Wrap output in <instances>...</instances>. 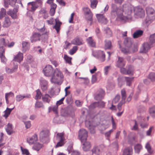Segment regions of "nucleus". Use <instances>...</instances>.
Wrapping results in <instances>:
<instances>
[{
	"label": "nucleus",
	"mask_w": 155,
	"mask_h": 155,
	"mask_svg": "<svg viewBox=\"0 0 155 155\" xmlns=\"http://www.w3.org/2000/svg\"><path fill=\"white\" fill-rule=\"evenodd\" d=\"M134 11V14L139 17H144L145 15L144 10L140 6L134 7L129 4H124L122 5L117 7L114 4L111 6V17L114 18H117L121 20L127 21L132 18L131 14Z\"/></svg>",
	"instance_id": "1"
},
{
	"label": "nucleus",
	"mask_w": 155,
	"mask_h": 155,
	"mask_svg": "<svg viewBox=\"0 0 155 155\" xmlns=\"http://www.w3.org/2000/svg\"><path fill=\"white\" fill-rule=\"evenodd\" d=\"M37 30L40 32L42 33L41 35L37 32L33 33L30 37V40L32 43L35 42L37 41H40L41 38H42V40L46 41L48 39V32L45 31V28L44 25L42 28H37Z\"/></svg>",
	"instance_id": "2"
},
{
	"label": "nucleus",
	"mask_w": 155,
	"mask_h": 155,
	"mask_svg": "<svg viewBox=\"0 0 155 155\" xmlns=\"http://www.w3.org/2000/svg\"><path fill=\"white\" fill-rule=\"evenodd\" d=\"M49 131L48 130H45L42 131L40 133V138L41 141L44 143L48 142L49 141Z\"/></svg>",
	"instance_id": "3"
},
{
	"label": "nucleus",
	"mask_w": 155,
	"mask_h": 155,
	"mask_svg": "<svg viewBox=\"0 0 155 155\" xmlns=\"http://www.w3.org/2000/svg\"><path fill=\"white\" fill-rule=\"evenodd\" d=\"M105 146L103 144L98 146H94L92 150L90 151V154L87 155H92L95 153L96 155H99L103 148L105 147Z\"/></svg>",
	"instance_id": "4"
},
{
	"label": "nucleus",
	"mask_w": 155,
	"mask_h": 155,
	"mask_svg": "<svg viewBox=\"0 0 155 155\" xmlns=\"http://www.w3.org/2000/svg\"><path fill=\"white\" fill-rule=\"evenodd\" d=\"M44 75L47 77H50L53 75L54 71L52 66L50 65H47L43 69Z\"/></svg>",
	"instance_id": "5"
},
{
	"label": "nucleus",
	"mask_w": 155,
	"mask_h": 155,
	"mask_svg": "<svg viewBox=\"0 0 155 155\" xmlns=\"http://www.w3.org/2000/svg\"><path fill=\"white\" fill-rule=\"evenodd\" d=\"M87 133L84 129L80 130L79 132L78 137L82 142H84L87 140Z\"/></svg>",
	"instance_id": "6"
},
{
	"label": "nucleus",
	"mask_w": 155,
	"mask_h": 155,
	"mask_svg": "<svg viewBox=\"0 0 155 155\" xmlns=\"http://www.w3.org/2000/svg\"><path fill=\"white\" fill-rule=\"evenodd\" d=\"M94 57L97 58L100 61L103 62L105 60V55L104 52L101 51H98L93 54Z\"/></svg>",
	"instance_id": "7"
},
{
	"label": "nucleus",
	"mask_w": 155,
	"mask_h": 155,
	"mask_svg": "<svg viewBox=\"0 0 155 155\" xmlns=\"http://www.w3.org/2000/svg\"><path fill=\"white\" fill-rule=\"evenodd\" d=\"M146 13L148 15L151 17L150 20H153L155 19V11L154 9L149 6L146 8Z\"/></svg>",
	"instance_id": "8"
},
{
	"label": "nucleus",
	"mask_w": 155,
	"mask_h": 155,
	"mask_svg": "<svg viewBox=\"0 0 155 155\" xmlns=\"http://www.w3.org/2000/svg\"><path fill=\"white\" fill-rule=\"evenodd\" d=\"M152 46V45L151 44L149 43L148 42L144 43L140 49V53H147Z\"/></svg>",
	"instance_id": "9"
},
{
	"label": "nucleus",
	"mask_w": 155,
	"mask_h": 155,
	"mask_svg": "<svg viewBox=\"0 0 155 155\" xmlns=\"http://www.w3.org/2000/svg\"><path fill=\"white\" fill-rule=\"evenodd\" d=\"M125 65V62L124 58L122 57H118V60L116 62L115 66L117 68L124 67Z\"/></svg>",
	"instance_id": "10"
},
{
	"label": "nucleus",
	"mask_w": 155,
	"mask_h": 155,
	"mask_svg": "<svg viewBox=\"0 0 155 155\" xmlns=\"http://www.w3.org/2000/svg\"><path fill=\"white\" fill-rule=\"evenodd\" d=\"M96 16L99 22L104 24H106L107 23L108 20L103 14H97Z\"/></svg>",
	"instance_id": "11"
},
{
	"label": "nucleus",
	"mask_w": 155,
	"mask_h": 155,
	"mask_svg": "<svg viewBox=\"0 0 155 155\" xmlns=\"http://www.w3.org/2000/svg\"><path fill=\"white\" fill-rule=\"evenodd\" d=\"M8 42L7 40H5L3 38H0V52H5V49L4 46H6Z\"/></svg>",
	"instance_id": "12"
},
{
	"label": "nucleus",
	"mask_w": 155,
	"mask_h": 155,
	"mask_svg": "<svg viewBox=\"0 0 155 155\" xmlns=\"http://www.w3.org/2000/svg\"><path fill=\"white\" fill-rule=\"evenodd\" d=\"M37 140V135L36 134H35L32 137L28 138L27 139V141L30 144H33Z\"/></svg>",
	"instance_id": "13"
},
{
	"label": "nucleus",
	"mask_w": 155,
	"mask_h": 155,
	"mask_svg": "<svg viewBox=\"0 0 155 155\" xmlns=\"http://www.w3.org/2000/svg\"><path fill=\"white\" fill-rule=\"evenodd\" d=\"M23 54L19 52L16 56H14L13 60L20 63L23 60Z\"/></svg>",
	"instance_id": "14"
},
{
	"label": "nucleus",
	"mask_w": 155,
	"mask_h": 155,
	"mask_svg": "<svg viewBox=\"0 0 155 155\" xmlns=\"http://www.w3.org/2000/svg\"><path fill=\"white\" fill-rule=\"evenodd\" d=\"M17 8H14L13 10H10L7 12V14L11 16L12 18L15 19L17 17Z\"/></svg>",
	"instance_id": "15"
},
{
	"label": "nucleus",
	"mask_w": 155,
	"mask_h": 155,
	"mask_svg": "<svg viewBox=\"0 0 155 155\" xmlns=\"http://www.w3.org/2000/svg\"><path fill=\"white\" fill-rule=\"evenodd\" d=\"M28 9L31 12L34 11L38 8V5H36L33 2H29L28 4Z\"/></svg>",
	"instance_id": "16"
},
{
	"label": "nucleus",
	"mask_w": 155,
	"mask_h": 155,
	"mask_svg": "<svg viewBox=\"0 0 155 155\" xmlns=\"http://www.w3.org/2000/svg\"><path fill=\"white\" fill-rule=\"evenodd\" d=\"M88 23L89 24V25H92L93 22V14L92 13L89 14H88L84 15Z\"/></svg>",
	"instance_id": "17"
},
{
	"label": "nucleus",
	"mask_w": 155,
	"mask_h": 155,
	"mask_svg": "<svg viewBox=\"0 0 155 155\" xmlns=\"http://www.w3.org/2000/svg\"><path fill=\"white\" fill-rule=\"evenodd\" d=\"M41 88L42 90L44 91H45L48 87V83L47 81L44 79L41 80Z\"/></svg>",
	"instance_id": "18"
},
{
	"label": "nucleus",
	"mask_w": 155,
	"mask_h": 155,
	"mask_svg": "<svg viewBox=\"0 0 155 155\" xmlns=\"http://www.w3.org/2000/svg\"><path fill=\"white\" fill-rule=\"evenodd\" d=\"M85 142L82 144V148L84 151H87L90 150L91 147V145L89 142Z\"/></svg>",
	"instance_id": "19"
},
{
	"label": "nucleus",
	"mask_w": 155,
	"mask_h": 155,
	"mask_svg": "<svg viewBox=\"0 0 155 155\" xmlns=\"http://www.w3.org/2000/svg\"><path fill=\"white\" fill-rule=\"evenodd\" d=\"M85 124L86 126L89 129L91 130V132L92 133H94L95 131L93 128V126L92 125L91 122L87 120L85 122Z\"/></svg>",
	"instance_id": "20"
},
{
	"label": "nucleus",
	"mask_w": 155,
	"mask_h": 155,
	"mask_svg": "<svg viewBox=\"0 0 155 155\" xmlns=\"http://www.w3.org/2000/svg\"><path fill=\"white\" fill-rule=\"evenodd\" d=\"M71 42L72 44L77 45H80L83 44L82 40L78 37L73 40Z\"/></svg>",
	"instance_id": "21"
},
{
	"label": "nucleus",
	"mask_w": 155,
	"mask_h": 155,
	"mask_svg": "<svg viewBox=\"0 0 155 155\" xmlns=\"http://www.w3.org/2000/svg\"><path fill=\"white\" fill-rule=\"evenodd\" d=\"M51 97L49 94H46L42 96V99L44 102L49 104L51 101Z\"/></svg>",
	"instance_id": "22"
},
{
	"label": "nucleus",
	"mask_w": 155,
	"mask_h": 155,
	"mask_svg": "<svg viewBox=\"0 0 155 155\" xmlns=\"http://www.w3.org/2000/svg\"><path fill=\"white\" fill-rule=\"evenodd\" d=\"M104 95V91L102 90H101L100 91L99 93L95 96V98L97 100H100L102 99Z\"/></svg>",
	"instance_id": "23"
},
{
	"label": "nucleus",
	"mask_w": 155,
	"mask_h": 155,
	"mask_svg": "<svg viewBox=\"0 0 155 155\" xmlns=\"http://www.w3.org/2000/svg\"><path fill=\"white\" fill-rule=\"evenodd\" d=\"M11 21L8 17H5L3 22V26L4 27H8L11 24Z\"/></svg>",
	"instance_id": "24"
},
{
	"label": "nucleus",
	"mask_w": 155,
	"mask_h": 155,
	"mask_svg": "<svg viewBox=\"0 0 155 155\" xmlns=\"http://www.w3.org/2000/svg\"><path fill=\"white\" fill-rule=\"evenodd\" d=\"M143 31L141 30H138L136 31L133 34V37L134 38H137L141 36L143 34Z\"/></svg>",
	"instance_id": "25"
},
{
	"label": "nucleus",
	"mask_w": 155,
	"mask_h": 155,
	"mask_svg": "<svg viewBox=\"0 0 155 155\" xmlns=\"http://www.w3.org/2000/svg\"><path fill=\"white\" fill-rule=\"evenodd\" d=\"M54 74L57 77L60 79L63 78H64L61 72L57 68L55 69Z\"/></svg>",
	"instance_id": "26"
},
{
	"label": "nucleus",
	"mask_w": 155,
	"mask_h": 155,
	"mask_svg": "<svg viewBox=\"0 0 155 155\" xmlns=\"http://www.w3.org/2000/svg\"><path fill=\"white\" fill-rule=\"evenodd\" d=\"M132 153V149L131 148L128 147L124 150L123 155H131Z\"/></svg>",
	"instance_id": "27"
},
{
	"label": "nucleus",
	"mask_w": 155,
	"mask_h": 155,
	"mask_svg": "<svg viewBox=\"0 0 155 155\" xmlns=\"http://www.w3.org/2000/svg\"><path fill=\"white\" fill-rule=\"evenodd\" d=\"M55 21L56 24L53 28L56 30L57 32L58 33L60 30V26L61 23L57 19H55Z\"/></svg>",
	"instance_id": "28"
},
{
	"label": "nucleus",
	"mask_w": 155,
	"mask_h": 155,
	"mask_svg": "<svg viewBox=\"0 0 155 155\" xmlns=\"http://www.w3.org/2000/svg\"><path fill=\"white\" fill-rule=\"evenodd\" d=\"M87 41L89 45L91 47H95V43L92 38V37H89L87 39Z\"/></svg>",
	"instance_id": "29"
},
{
	"label": "nucleus",
	"mask_w": 155,
	"mask_h": 155,
	"mask_svg": "<svg viewBox=\"0 0 155 155\" xmlns=\"http://www.w3.org/2000/svg\"><path fill=\"white\" fill-rule=\"evenodd\" d=\"M145 148L147 150L148 152L150 154L153 153V150L152 148L151 147L150 143L148 142L147 143L145 146Z\"/></svg>",
	"instance_id": "30"
},
{
	"label": "nucleus",
	"mask_w": 155,
	"mask_h": 155,
	"mask_svg": "<svg viewBox=\"0 0 155 155\" xmlns=\"http://www.w3.org/2000/svg\"><path fill=\"white\" fill-rule=\"evenodd\" d=\"M125 81L126 82L127 85L128 86H130L132 82L134 80V77H125Z\"/></svg>",
	"instance_id": "31"
},
{
	"label": "nucleus",
	"mask_w": 155,
	"mask_h": 155,
	"mask_svg": "<svg viewBox=\"0 0 155 155\" xmlns=\"http://www.w3.org/2000/svg\"><path fill=\"white\" fill-rule=\"evenodd\" d=\"M14 107H13L12 108H9L8 107L6 108V110L4 111L5 114L4 115V117H5V118H7L10 115L11 112L14 108Z\"/></svg>",
	"instance_id": "32"
},
{
	"label": "nucleus",
	"mask_w": 155,
	"mask_h": 155,
	"mask_svg": "<svg viewBox=\"0 0 155 155\" xmlns=\"http://www.w3.org/2000/svg\"><path fill=\"white\" fill-rule=\"evenodd\" d=\"M121 96L122 100L123 102H125V99L126 98V94L125 90L123 89L121 91Z\"/></svg>",
	"instance_id": "33"
},
{
	"label": "nucleus",
	"mask_w": 155,
	"mask_h": 155,
	"mask_svg": "<svg viewBox=\"0 0 155 155\" xmlns=\"http://www.w3.org/2000/svg\"><path fill=\"white\" fill-rule=\"evenodd\" d=\"M134 70V68L133 66L131 65L129 66L127 70V74L133 75Z\"/></svg>",
	"instance_id": "34"
},
{
	"label": "nucleus",
	"mask_w": 155,
	"mask_h": 155,
	"mask_svg": "<svg viewBox=\"0 0 155 155\" xmlns=\"http://www.w3.org/2000/svg\"><path fill=\"white\" fill-rule=\"evenodd\" d=\"M6 130L8 134L11 135L12 132V125L8 123L7 125V127Z\"/></svg>",
	"instance_id": "35"
},
{
	"label": "nucleus",
	"mask_w": 155,
	"mask_h": 155,
	"mask_svg": "<svg viewBox=\"0 0 155 155\" xmlns=\"http://www.w3.org/2000/svg\"><path fill=\"white\" fill-rule=\"evenodd\" d=\"M14 96V94L13 92H10L8 93L5 94V98L6 100V103L7 104H8L9 103V101L8 100V98L11 97H12Z\"/></svg>",
	"instance_id": "36"
},
{
	"label": "nucleus",
	"mask_w": 155,
	"mask_h": 155,
	"mask_svg": "<svg viewBox=\"0 0 155 155\" xmlns=\"http://www.w3.org/2000/svg\"><path fill=\"white\" fill-rule=\"evenodd\" d=\"M100 75V73L99 72H98L92 75L91 79L92 83L93 84L95 83L97 80V78H98L99 75Z\"/></svg>",
	"instance_id": "37"
},
{
	"label": "nucleus",
	"mask_w": 155,
	"mask_h": 155,
	"mask_svg": "<svg viewBox=\"0 0 155 155\" xmlns=\"http://www.w3.org/2000/svg\"><path fill=\"white\" fill-rule=\"evenodd\" d=\"M43 147V145L39 143H37L34 145L33 148L37 151H39Z\"/></svg>",
	"instance_id": "38"
},
{
	"label": "nucleus",
	"mask_w": 155,
	"mask_h": 155,
	"mask_svg": "<svg viewBox=\"0 0 155 155\" xmlns=\"http://www.w3.org/2000/svg\"><path fill=\"white\" fill-rule=\"evenodd\" d=\"M149 113L153 118H155V106H153L150 108Z\"/></svg>",
	"instance_id": "39"
},
{
	"label": "nucleus",
	"mask_w": 155,
	"mask_h": 155,
	"mask_svg": "<svg viewBox=\"0 0 155 155\" xmlns=\"http://www.w3.org/2000/svg\"><path fill=\"white\" fill-rule=\"evenodd\" d=\"M56 137L59 140H64V134L63 133H57Z\"/></svg>",
	"instance_id": "40"
},
{
	"label": "nucleus",
	"mask_w": 155,
	"mask_h": 155,
	"mask_svg": "<svg viewBox=\"0 0 155 155\" xmlns=\"http://www.w3.org/2000/svg\"><path fill=\"white\" fill-rule=\"evenodd\" d=\"M149 41L150 44L152 45L155 43V33L151 35L149 37Z\"/></svg>",
	"instance_id": "41"
},
{
	"label": "nucleus",
	"mask_w": 155,
	"mask_h": 155,
	"mask_svg": "<svg viewBox=\"0 0 155 155\" xmlns=\"http://www.w3.org/2000/svg\"><path fill=\"white\" fill-rule=\"evenodd\" d=\"M124 43L126 46L129 47L132 45V42L130 39L126 38L124 40Z\"/></svg>",
	"instance_id": "42"
},
{
	"label": "nucleus",
	"mask_w": 155,
	"mask_h": 155,
	"mask_svg": "<svg viewBox=\"0 0 155 155\" xmlns=\"http://www.w3.org/2000/svg\"><path fill=\"white\" fill-rule=\"evenodd\" d=\"M111 47V42L109 40H106L105 41V48L106 49H110Z\"/></svg>",
	"instance_id": "43"
},
{
	"label": "nucleus",
	"mask_w": 155,
	"mask_h": 155,
	"mask_svg": "<svg viewBox=\"0 0 155 155\" xmlns=\"http://www.w3.org/2000/svg\"><path fill=\"white\" fill-rule=\"evenodd\" d=\"M104 31L107 37H110L111 36L112 32L109 28H104Z\"/></svg>",
	"instance_id": "44"
},
{
	"label": "nucleus",
	"mask_w": 155,
	"mask_h": 155,
	"mask_svg": "<svg viewBox=\"0 0 155 155\" xmlns=\"http://www.w3.org/2000/svg\"><path fill=\"white\" fill-rule=\"evenodd\" d=\"M6 15V11L3 8H2L0 11V19H2Z\"/></svg>",
	"instance_id": "45"
},
{
	"label": "nucleus",
	"mask_w": 155,
	"mask_h": 155,
	"mask_svg": "<svg viewBox=\"0 0 155 155\" xmlns=\"http://www.w3.org/2000/svg\"><path fill=\"white\" fill-rule=\"evenodd\" d=\"M64 59L66 63H68L70 65L72 64L71 62V58L69 57L67 55L65 54L64 56Z\"/></svg>",
	"instance_id": "46"
},
{
	"label": "nucleus",
	"mask_w": 155,
	"mask_h": 155,
	"mask_svg": "<svg viewBox=\"0 0 155 155\" xmlns=\"http://www.w3.org/2000/svg\"><path fill=\"white\" fill-rule=\"evenodd\" d=\"M142 149V146L140 144H137L134 147L135 151L137 153H139L140 150Z\"/></svg>",
	"instance_id": "47"
},
{
	"label": "nucleus",
	"mask_w": 155,
	"mask_h": 155,
	"mask_svg": "<svg viewBox=\"0 0 155 155\" xmlns=\"http://www.w3.org/2000/svg\"><path fill=\"white\" fill-rule=\"evenodd\" d=\"M91 6L93 8H96L97 3V0H91Z\"/></svg>",
	"instance_id": "48"
},
{
	"label": "nucleus",
	"mask_w": 155,
	"mask_h": 155,
	"mask_svg": "<svg viewBox=\"0 0 155 155\" xmlns=\"http://www.w3.org/2000/svg\"><path fill=\"white\" fill-rule=\"evenodd\" d=\"M36 95L35 97V99H40L42 96V94L40 91V90L38 89L36 91Z\"/></svg>",
	"instance_id": "49"
},
{
	"label": "nucleus",
	"mask_w": 155,
	"mask_h": 155,
	"mask_svg": "<svg viewBox=\"0 0 155 155\" xmlns=\"http://www.w3.org/2000/svg\"><path fill=\"white\" fill-rule=\"evenodd\" d=\"M148 78L151 81H155V73L151 72L148 75Z\"/></svg>",
	"instance_id": "50"
},
{
	"label": "nucleus",
	"mask_w": 155,
	"mask_h": 155,
	"mask_svg": "<svg viewBox=\"0 0 155 155\" xmlns=\"http://www.w3.org/2000/svg\"><path fill=\"white\" fill-rule=\"evenodd\" d=\"M78 49V47L77 46H74L72 49L70 50L69 53L71 55H73L76 52Z\"/></svg>",
	"instance_id": "51"
},
{
	"label": "nucleus",
	"mask_w": 155,
	"mask_h": 155,
	"mask_svg": "<svg viewBox=\"0 0 155 155\" xmlns=\"http://www.w3.org/2000/svg\"><path fill=\"white\" fill-rule=\"evenodd\" d=\"M44 105L42 102L40 101H36L35 104V107L36 108H39L40 107H43Z\"/></svg>",
	"instance_id": "52"
},
{
	"label": "nucleus",
	"mask_w": 155,
	"mask_h": 155,
	"mask_svg": "<svg viewBox=\"0 0 155 155\" xmlns=\"http://www.w3.org/2000/svg\"><path fill=\"white\" fill-rule=\"evenodd\" d=\"M21 149L22 152V154H25L26 155H29V154L28 150L27 149L24 148L22 147H21Z\"/></svg>",
	"instance_id": "53"
},
{
	"label": "nucleus",
	"mask_w": 155,
	"mask_h": 155,
	"mask_svg": "<svg viewBox=\"0 0 155 155\" xmlns=\"http://www.w3.org/2000/svg\"><path fill=\"white\" fill-rule=\"evenodd\" d=\"M97 107L100 108H104L105 107V103L102 101H100L97 102Z\"/></svg>",
	"instance_id": "54"
},
{
	"label": "nucleus",
	"mask_w": 155,
	"mask_h": 155,
	"mask_svg": "<svg viewBox=\"0 0 155 155\" xmlns=\"http://www.w3.org/2000/svg\"><path fill=\"white\" fill-rule=\"evenodd\" d=\"M0 53L1 54L0 55V58H1L2 62L4 63H5L6 61V59L4 55H3L4 53H3L1 52H0Z\"/></svg>",
	"instance_id": "55"
},
{
	"label": "nucleus",
	"mask_w": 155,
	"mask_h": 155,
	"mask_svg": "<svg viewBox=\"0 0 155 155\" xmlns=\"http://www.w3.org/2000/svg\"><path fill=\"white\" fill-rule=\"evenodd\" d=\"M33 61V57L31 55H28L27 56L26 61L28 63H31Z\"/></svg>",
	"instance_id": "56"
},
{
	"label": "nucleus",
	"mask_w": 155,
	"mask_h": 155,
	"mask_svg": "<svg viewBox=\"0 0 155 155\" xmlns=\"http://www.w3.org/2000/svg\"><path fill=\"white\" fill-rule=\"evenodd\" d=\"M84 14H88L90 13H92V12L90 9L88 8H84Z\"/></svg>",
	"instance_id": "57"
},
{
	"label": "nucleus",
	"mask_w": 155,
	"mask_h": 155,
	"mask_svg": "<svg viewBox=\"0 0 155 155\" xmlns=\"http://www.w3.org/2000/svg\"><path fill=\"white\" fill-rule=\"evenodd\" d=\"M120 98V96L119 95H117L115 98L113 99L112 102L113 103H116L119 100Z\"/></svg>",
	"instance_id": "58"
},
{
	"label": "nucleus",
	"mask_w": 155,
	"mask_h": 155,
	"mask_svg": "<svg viewBox=\"0 0 155 155\" xmlns=\"http://www.w3.org/2000/svg\"><path fill=\"white\" fill-rule=\"evenodd\" d=\"M23 99V96L21 94L17 95L16 97V100L17 101L19 102Z\"/></svg>",
	"instance_id": "59"
},
{
	"label": "nucleus",
	"mask_w": 155,
	"mask_h": 155,
	"mask_svg": "<svg viewBox=\"0 0 155 155\" xmlns=\"http://www.w3.org/2000/svg\"><path fill=\"white\" fill-rule=\"evenodd\" d=\"M110 66H107L104 68L105 74L107 75L108 74L109 70L110 68Z\"/></svg>",
	"instance_id": "60"
},
{
	"label": "nucleus",
	"mask_w": 155,
	"mask_h": 155,
	"mask_svg": "<svg viewBox=\"0 0 155 155\" xmlns=\"http://www.w3.org/2000/svg\"><path fill=\"white\" fill-rule=\"evenodd\" d=\"M97 102H95L91 104L89 106V108L90 109H92L95 108L96 107H97Z\"/></svg>",
	"instance_id": "61"
},
{
	"label": "nucleus",
	"mask_w": 155,
	"mask_h": 155,
	"mask_svg": "<svg viewBox=\"0 0 155 155\" xmlns=\"http://www.w3.org/2000/svg\"><path fill=\"white\" fill-rule=\"evenodd\" d=\"M42 0H36L35 2H33L36 5H38V7L40 6L42 3Z\"/></svg>",
	"instance_id": "62"
},
{
	"label": "nucleus",
	"mask_w": 155,
	"mask_h": 155,
	"mask_svg": "<svg viewBox=\"0 0 155 155\" xmlns=\"http://www.w3.org/2000/svg\"><path fill=\"white\" fill-rule=\"evenodd\" d=\"M64 144V140H59L56 145V147H57L62 146Z\"/></svg>",
	"instance_id": "63"
},
{
	"label": "nucleus",
	"mask_w": 155,
	"mask_h": 155,
	"mask_svg": "<svg viewBox=\"0 0 155 155\" xmlns=\"http://www.w3.org/2000/svg\"><path fill=\"white\" fill-rule=\"evenodd\" d=\"M58 106L57 105L53 106L52 108L53 111L56 114H58Z\"/></svg>",
	"instance_id": "64"
}]
</instances>
